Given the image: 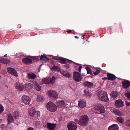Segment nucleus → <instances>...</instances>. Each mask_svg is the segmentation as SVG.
<instances>
[{"label":"nucleus","instance_id":"1a4fd4ad","mask_svg":"<svg viewBox=\"0 0 130 130\" xmlns=\"http://www.w3.org/2000/svg\"><path fill=\"white\" fill-rule=\"evenodd\" d=\"M86 103L85 100L83 99H79L78 101V106L81 108H83L86 106Z\"/></svg>","mask_w":130,"mask_h":130},{"label":"nucleus","instance_id":"864d4df0","mask_svg":"<svg viewBox=\"0 0 130 130\" xmlns=\"http://www.w3.org/2000/svg\"><path fill=\"white\" fill-rule=\"evenodd\" d=\"M102 79H107V78L106 77H104V78H102Z\"/></svg>","mask_w":130,"mask_h":130},{"label":"nucleus","instance_id":"f257e3e1","mask_svg":"<svg viewBox=\"0 0 130 130\" xmlns=\"http://www.w3.org/2000/svg\"><path fill=\"white\" fill-rule=\"evenodd\" d=\"M97 96L99 99L101 101L107 102L109 101L108 94L106 92L103 91H100L98 93Z\"/></svg>","mask_w":130,"mask_h":130},{"label":"nucleus","instance_id":"a211bd4d","mask_svg":"<svg viewBox=\"0 0 130 130\" xmlns=\"http://www.w3.org/2000/svg\"><path fill=\"white\" fill-rule=\"evenodd\" d=\"M122 84L123 87L125 89L128 88L130 86V83L128 80L123 82Z\"/></svg>","mask_w":130,"mask_h":130},{"label":"nucleus","instance_id":"4d7b16f0","mask_svg":"<svg viewBox=\"0 0 130 130\" xmlns=\"http://www.w3.org/2000/svg\"><path fill=\"white\" fill-rule=\"evenodd\" d=\"M2 119H0V124H1V122H2Z\"/></svg>","mask_w":130,"mask_h":130},{"label":"nucleus","instance_id":"49530a36","mask_svg":"<svg viewBox=\"0 0 130 130\" xmlns=\"http://www.w3.org/2000/svg\"><path fill=\"white\" fill-rule=\"evenodd\" d=\"M4 110L3 107L0 104V113L2 112Z\"/></svg>","mask_w":130,"mask_h":130},{"label":"nucleus","instance_id":"4468645a","mask_svg":"<svg viewBox=\"0 0 130 130\" xmlns=\"http://www.w3.org/2000/svg\"><path fill=\"white\" fill-rule=\"evenodd\" d=\"M56 104L60 108L64 107L66 105L64 101L61 100L57 101Z\"/></svg>","mask_w":130,"mask_h":130},{"label":"nucleus","instance_id":"680f3d73","mask_svg":"<svg viewBox=\"0 0 130 130\" xmlns=\"http://www.w3.org/2000/svg\"><path fill=\"white\" fill-rule=\"evenodd\" d=\"M55 59H57V58H55Z\"/></svg>","mask_w":130,"mask_h":130},{"label":"nucleus","instance_id":"2f4dec72","mask_svg":"<svg viewBox=\"0 0 130 130\" xmlns=\"http://www.w3.org/2000/svg\"><path fill=\"white\" fill-rule=\"evenodd\" d=\"M49 60V59L45 56L41 55V60L43 61H47Z\"/></svg>","mask_w":130,"mask_h":130},{"label":"nucleus","instance_id":"7ed1b4c3","mask_svg":"<svg viewBox=\"0 0 130 130\" xmlns=\"http://www.w3.org/2000/svg\"><path fill=\"white\" fill-rule=\"evenodd\" d=\"M46 108L50 112H54L57 110V106L53 102H49L47 104Z\"/></svg>","mask_w":130,"mask_h":130},{"label":"nucleus","instance_id":"6e6d98bb","mask_svg":"<svg viewBox=\"0 0 130 130\" xmlns=\"http://www.w3.org/2000/svg\"><path fill=\"white\" fill-rule=\"evenodd\" d=\"M75 38H78V37L77 36H75Z\"/></svg>","mask_w":130,"mask_h":130},{"label":"nucleus","instance_id":"4be33fe9","mask_svg":"<svg viewBox=\"0 0 130 130\" xmlns=\"http://www.w3.org/2000/svg\"><path fill=\"white\" fill-rule=\"evenodd\" d=\"M84 84L85 87L89 88H91L93 85L92 83L88 81L84 82Z\"/></svg>","mask_w":130,"mask_h":130},{"label":"nucleus","instance_id":"9d476101","mask_svg":"<svg viewBox=\"0 0 130 130\" xmlns=\"http://www.w3.org/2000/svg\"><path fill=\"white\" fill-rule=\"evenodd\" d=\"M115 105L116 107L120 108L124 106V103L121 100H118L115 101Z\"/></svg>","mask_w":130,"mask_h":130},{"label":"nucleus","instance_id":"7c9ffc66","mask_svg":"<svg viewBox=\"0 0 130 130\" xmlns=\"http://www.w3.org/2000/svg\"><path fill=\"white\" fill-rule=\"evenodd\" d=\"M111 98L115 99L117 97V94L115 92H112L111 93Z\"/></svg>","mask_w":130,"mask_h":130},{"label":"nucleus","instance_id":"b1692460","mask_svg":"<svg viewBox=\"0 0 130 130\" xmlns=\"http://www.w3.org/2000/svg\"><path fill=\"white\" fill-rule=\"evenodd\" d=\"M13 115L14 118L15 119H18L21 116L19 112L18 111H14Z\"/></svg>","mask_w":130,"mask_h":130},{"label":"nucleus","instance_id":"a19ab883","mask_svg":"<svg viewBox=\"0 0 130 130\" xmlns=\"http://www.w3.org/2000/svg\"><path fill=\"white\" fill-rule=\"evenodd\" d=\"M31 82V83L33 85V86H37L38 85V83L34 81H32Z\"/></svg>","mask_w":130,"mask_h":130},{"label":"nucleus","instance_id":"c9c22d12","mask_svg":"<svg viewBox=\"0 0 130 130\" xmlns=\"http://www.w3.org/2000/svg\"><path fill=\"white\" fill-rule=\"evenodd\" d=\"M41 123L40 121H37L35 122V125L37 128H40L41 127Z\"/></svg>","mask_w":130,"mask_h":130},{"label":"nucleus","instance_id":"e2e57ef3","mask_svg":"<svg viewBox=\"0 0 130 130\" xmlns=\"http://www.w3.org/2000/svg\"><path fill=\"white\" fill-rule=\"evenodd\" d=\"M10 128H12V127H11V128L10 127Z\"/></svg>","mask_w":130,"mask_h":130},{"label":"nucleus","instance_id":"a18cd8bd","mask_svg":"<svg viewBox=\"0 0 130 130\" xmlns=\"http://www.w3.org/2000/svg\"><path fill=\"white\" fill-rule=\"evenodd\" d=\"M41 100V96L40 95L38 96L36 98V101H40Z\"/></svg>","mask_w":130,"mask_h":130},{"label":"nucleus","instance_id":"9b49d317","mask_svg":"<svg viewBox=\"0 0 130 130\" xmlns=\"http://www.w3.org/2000/svg\"><path fill=\"white\" fill-rule=\"evenodd\" d=\"M7 70L8 72L10 73L12 75L16 77L18 76V75L17 72L14 69L11 68H7Z\"/></svg>","mask_w":130,"mask_h":130},{"label":"nucleus","instance_id":"8fccbe9b","mask_svg":"<svg viewBox=\"0 0 130 130\" xmlns=\"http://www.w3.org/2000/svg\"><path fill=\"white\" fill-rule=\"evenodd\" d=\"M27 130H35L32 127H30L28 128Z\"/></svg>","mask_w":130,"mask_h":130},{"label":"nucleus","instance_id":"f3484780","mask_svg":"<svg viewBox=\"0 0 130 130\" xmlns=\"http://www.w3.org/2000/svg\"><path fill=\"white\" fill-rule=\"evenodd\" d=\"M32 60L29 58H25L22 59L23 62L26 64H29L32 62Z\"/></svg>","mask_w":130,"mask_h":130},{"label":"nucleus","instance_id":"58836bf2","mask_svg":"<svg viewBox=\"0 0 130 130\" xmlns=\"http://www.w3.org/2000/svg\"><path fill=\"white\" fill-rule=\"evenodd\" d=\"M40 59H39L37 57H34L32 58V59L33 60V61L34 62L38 61L39 60H41V57H39Z\"/></svg>","mask_w":130,"mask_h":130},{"label":"nucleus","instance_id":"a878e982","mask_svg":"<svg viewBox=\"0 0 130 130\" xmlns=\"http://www.w3.org/2000/svg\"><path fill=\"white\" fill-rule=\"evenodd\" d=\"M15 87L16 89L20 91H22L24 89V85L22 86L20 84H17L15 86Z\"/></svg>","mask_w":130,"mask_h":130},{"label":"nucleus","instance_id":"6ab92c4d","mask_svg":"<svg viewBox=\"0 0 130 130\" xmlns=\"http://www.w3.org/2000/svg\"><path fill=\"white\" fill-rule=\"evenodd\" d=\"M118 126L117 125L113 124L108 127V130H118Z\"/></svg>","mask_w":130,"mask_h":130},{"label":"nucleus","instance_id":"39448f33","mask_svg":"<svg viewBox=\"0 0 130 130\" xmlns=\"http://www.w3.org/2000/svg\"><path fill=\"white\" fill-rule=\"evenodd\" d=\"M93 107L94 109L99 111L100 113H104L105 111L104 106L101 104H94Z\"/></svg>","mask_w":130,"mask_h":130},{"label":"nucleus","instance_id":"79ce46f5","mask_svg":"<svg viewBox=\"0 0 130 130\" xmlns=\"http://www.w3.org/2000/svg\"><path fill=\"white\" fill-rule=\"evenodd\" d=\"M125 95L126 97L128 99H130V93L129 92H127L125 93Z\"/></svg>","mask_w":130,"mask_h":130},{"label":"nucleus","instance_id":"de8ad7c7","mask_svg":"<svg viewBox=\"0 0 130 130\" xmlns=\"http://www.w3.org/2000/svg\"><path fill=\"white\" fill-rule=\"evenodd\" d=\"M125 103H126V105L127 106H130V102H129L128 101H126V102Z\"/></svg>","mask_w":130,"mask_h":130},{"label":"nucleus","instance_id":"2eb2a0df","mask_svg":"<svg viewBox=\"0 0 130 130\" xmlns=\"http://www.w3.org/2000/svg\"><path fill=\"white\" fill-rule=\"evenodd\" d=\"M7 119L8 121L7 126H8V124L12 123L14 119L13 117L10 113H9L7 115Z\"/></svg>","mask_w":130,"mask_h":130},{"label":"nucleus","instance_id":"aec40b11","mask_svg":"<svg viewBox=\"0 0 130 130\" xmlns=\"http://www.w3.org/2000/svg\"><path fill=\"white\" fill-rule=\"evenodd\" d=\"M107 79L108 80H113L116 79L115 76L113 74L108 73L107 74Z\"/></svg>","mask_w":130,"mask_h":130},{"label":"nucleus","instance_id":"13d9d810","mask_svg":"<svg viewBox=\"0 0 130 130\" xmlns=\"http://www.w3.org/2000/svg\"><path fill=\"white\" fill-rule=\"evenodd\" d=\"M40 67L39 68V70H38V71H39V72H40Z\"/></svg>","mask_w":130,"mask_h":130},{"label":"nucleus","instance_id":"603ef678","mask_svg":"<svg viewBox=\"0 0 130 130\" xmlns=\"http://www.w3.org/2000/svg\"><path fill=\"white\" fill-rule=\"evenodd\" d=\"M4 88L5 89L7 90L8 89V87L7 86L5 85L4 87Z\"/></svg>","mask_w":130,"mask_h":130},{"label":"nucleus","instance_id":"423d86ee","mask_svg":"<svg viewBox=\"0 0 130 130\" xmlns=\"http://www.w3.org/2000/svg\"><path fill=\"white\" fill-rule=\"evenodd\" d=\"M31 100L30 98L28 95H24L22 97V102L26 105H28L29 104Z\"/></svg>","mask_w":130,"mask_h":130},{"label":"nucleus","instance_id":"ddd939ff","mask_svg":"<svg viewBox=\"0 0 130 130\" xmlns=\"http://www.w3.org/2000/svg\"><path fill=\"white\" fill-rule=\"evenodd\" d=\"M24 89L29 91L33 87V86L31 83H27L24 85Z\"/></svg>","mask_w":130,"mask_h":130},{"label":"nucleus","instance_id":"3c124183","mask_svg":"<svg viewBox=\"0 0 130 130\" xmlns=\"http://www.w3.org/2000/svg\"><path fill=\"white\" fill-rule=\"evenodd\" d=\"M82 67L81 66H80L79 67L78 70L79 72H81V69L82 68Z\"/></svg>","mask_w":130,"mask_h":130},{"label":"nucleus","instance_id":"f704fd0d","mask_svg":"<svg viewBox=\"0 0 130 130\" xmlns=\"http://www.w3.org/2000/svg\"><path fill=\"white\" fill-rule=\"evenodd\" d=\"M35 114L34 117H39L40 116V112L39 111L36 110L35 113Z\"/></svg>","mask_w":130,"mask_h":130},{"label":"nucleus","instance_id":"c756f323","mask_svg":"<svg viewBox=\"0 0 130 130\" xmlns=\"http://www.w3.org/2000/svg\"><path fill=\"white\" fill-rule=\"evenodd\" d=\"M50 83L48 78H45L42 79V83L45 84H48Z\"/></svg>","mask_w":130,"mask_h":130},{"label":"nucleus","instance_id":"c03bdc74","mask_svg":"<svg viewBox=\"0 0 130 130\" xmlns=\"http://www.w3.org/2000/svg\"><path fill=\"white\" fill-rule=\"evenodd\" d=\"M100 71L97 69H96L95 71L94 72L93 74L95 75H98L100 73Z\"/></svg>","mask_w":130,"mask_h":130},{"label":"nucleus","instance_id":"0eeeda50","mask_svg":"<svg viewBox=\"0 0 130 130\" xmlns=\"http://www.w3.org/2000/svg\"><path fill=\"white\" fill-rule=\"evenodd\" d=\"M76 124L73 121H71L68 124V130H76L77 128Z\"/></svg>","mask_w":130,"mask_h":130},{"label":"nucleus","instance_id":"5fc2aeb1","mask_svg":"<svg viewBox=\"0 0 130 130\" xmlns=\"http://www.w3.org/2000/svg\"><path fill=\"white\" fill-rule=\"evenodd\" d=\"M67 32H68V33H70L71 32V30H70L69 31H67Z\"/></svg>","mask_w":130,"mask_h":130},{"label":"nucleus","instance_id":"ea45409f","mask_svg":"<svg viewBox=\"0 0 130 130\" xmlns=\"http://www.w3.org/2000/svg\"><path fill=\"white\" fill-rule=\"evenodd\" d=\"M86 69L87 70V73L88 74H91L92 73V71L88 67H86Z\"/></svg>","mask_w":130,"mask_h":130},{"label":"nucleus","instance_id":"6e6552de","mask_svg":"<svg viewBox=\"0 0 130 130\" xmlns=\"http://www.w3.org/2000/svg\"><path fill=\"white\" fill-rule=\"evenodd\" d=\"M73 77L74 79L76 82H79L82 80L81 75L79 72H74Z\"/></svg>","mask_w":130,"mask_h":130},{"label":"nucleus","instance_id":"4c0bfd02","mask_svg":"<svg viewBox=\"0 0 130 130\" xmlns=\"http://www.w3.org/2000/svg\"><path fill=\"white\" fill-rule=\"evenodd\" d=\"M113 112L116 114L119 115H121L120 112L119 110L116 109H114L113 110Z\"/></svg>","mask_w":130,"mask_h":130},{"label":"nucleus","instance_id":"bf43d9fd","mask_svg":"<svg viewBox=\"0 0 130 130\" xmlns=\"http://www.w3.org/2000/svg\"><path fill=\"white\" fill-rule=\"evenodd\" d=\"M19 57H22L21 56V55L20 56H19Z\"/></svg>","mask_w":130,"mask_h":130},{"label":"nucleus","instance_id":"37998d69","mask_svg":"<svg viewBox=\"0 0 130 130\" xmlns=\"http://www.w3.org/2000/svg\"><path fill=\"white\" fill-rule=\"evenodd\" d=\"M35 88L36 90L37 91H40L41 90V87L38 85L37 86H35Z\"/></svg>","mask_w":130,"mask_h":130},{"label":"nucleus","instance_id":"f03ea898","mask_svg":"<svg viewBox=\"0 0 130 130\" xmlns=\"http://www.w3.org/2000/svg\"><path fill=\"white\" fill-rule=\"evenodd\" d=\"M89 119L86 115H83L80 117L79 119V125L82 126H85L88 124Z\"/></svg>","mask_w":130,"mask_h":130},{"label":"nucleus","instance_id":"e433bc0d","mask_svg":"<svg viewBox=\"0 0 130 130\" xmlns=\"http://www.w3.org/2000/svg\"><path fill=\"white\" fill-rule=\"evenodd\" d=\"M125 125L127 127H130V119L127 120L126 121Z\"/></svg>","mask_w":130,"mask_h":130},{"label":"nucleus","instance_id":"dca6fc26","mask_svg":"<svg viewBox=\"0 0 130 130\" xmlns=\"http://www.w3.org/2000/svg\"><path fill=\"white\" fill-rule=\"evenodd\" d=\"M36 110L34 108H30L29 110L28 113L29 116L32 117H34Z\"/></svg>","mask_w":130,"mask_h":130},{"label":"nucleus","instance_id":"412c9836","mask_svg":"<svg viewBox=\"0 0 130 130\" xmlns=\"http://www.w3.org/2000/svg\"><path fill=\"white\" fill-rule=\"evenodd\" d=\"M27 77L29 78L34 79L36 78V76L35 74L30 73L27 74Z\"/></svg>","mask_w":130,"mask_h":130},{"label":"nucleus","instance_id":"393cba45","mask_svg":"<svg viewBox=\"0 0 130 130\" xmlns=\"http://www.w3.org/2000/svg\"><path fill=\"white\" fill-rule=\"evenodd\" d=\"M0 62L4 64L9 63L10 62L9 60L4 59L2 57H0Z\"/></svg>","mask_w":130,"mask_h":130},{"label":"nucleus","instance_id":"20e7f679","mask_svg":"<svg viewBox=\"0 0 130 130\" xmlns=\"http://www.w3.org/2000/svg\"><path fill=\"white\" fill-rule=\"evenodd\" d=\"M47 94L48 96L53 100L56 99L58 98L57 93L54 90L48 91L47 92Z\"/></svg>","mask_w":130,"mask_h":130},{"label":"nucleus","instance_id":"473e14b6","mask_svg":"<svg viewBox=\"0 0 130 130\" xmlns=\"http://www.w3.org/2000/svg\"><path fill=\"white\" fill-rule=\"evenodd\" d=\"M51 70L53 71H59L60 69L57 66H54L52 68Z\"/></svg>","mask_w":130,"mask_h":130},{"label":"nucleus","instance_id":"72a5a7b5","mask_svg":"<svg viewBox=\"0 0 130 130\" xmlns=\"http://www.w3.org/2000/svg\"><path fill=\"white\" fill-rule=\"evenodd\" d=\"M56 78L54 76H52L51 78L50 79V83L51 84H53L55 82Z\"/></svg>","mask_w":130,"mask_h":130},{"label":"nucleus","instance_id":"5701e85b","mask_svg":"<svg viewBox=\"0 0 130 130\" xmlns=\"http://www.w3.org/2000/svg\"><path fill=\"white\" fill-rule=\"evenodd\" d=\"M60 62L62 63L63 64H66V60L65 58H60ZM66 60L67 61H68L69 62H73V63H75L74 62H73L72 61L70 60H69L67 59H66Z\"/></svg>","mask_w":130,"mask_h":130},{"label":"nucleus","instance_id":"052dcab7","mask_svg":"<svg viewBox=\"0 0 130 130\" xmlns=\"http://www.w3.org/2000/svg\"><path fill=\"white\" fill-rule=\"evenodd\" d=\"M1 76H0V79H1Z\"/></svg>","mask_w":130,"mask_h":130},{"label":"nucleus","instance_id":"f8f14e48","mask_svg":"<svg viewBox=\"0 0 130 130\" xmlns=\"http://www.w3.org/2000/svg\"><path fill=\"white\" fill-rule=\"evenodd\" d=\"M47 128L50 130H54L56 127V124L50 123H47Z\"/></svg>","mask_w":130,"mask_h":130},{"label":"nucleus","instance_id":"bb28decb","mask_svg":"<svg viewBox=\"0 0 130 130\" xmlns=\"http://www.w3.org/2000/svg\"><path fill=\"white\" fill-rule=\"evenodd\" d=\"M61 72L62 74L64 76L68 77L70 76V74L67 71H61Z\"/></svg>","mask_w":130,"mask_h":130},{"label":"nucleus","instance_id":"c85d7f7f","mask_svg":"<svg viewBox=\"0 0 130 130\" xmlns=\"http://www.w3.org/2000/svg\"><path fill=\"white\" fill-rule=\"evenodd\" d=\"M117 120L120 123H123L124 121V118L121 117H119L117 118Z\"/></svg>","mask_w":130,"mask_h":130},{"label":"nucleus","instance_id":"cd10ccee","mask_svg":"<svg viewBox=\"0 0 130 130\" xmlns=\"http://www.w3.org/2000/svg\"><path fill=\"white\" fill-rule=\"evenodd\" d=\"M84 94L87 96L90 97L91 96V93L89 92V90L88 89H85L84 90Z\"/></svg>","mask_w":130,"mask_h":130},{"label":"nucleus","instance_id":"09e8293b","mask_svg":"<svg viewBox=\"0 0 130 130\" xmlns=\"http://www.w3.org/2000/svg\"><path fill=\"white\" fill-rule=\"evenodd\" d=\"M74 121L75 122V123H76V124L77 123H78L79 124V120H78V119H75L74 120Z\"/></svg>","mask_w":130,"mask_h":130}]
</instances>
